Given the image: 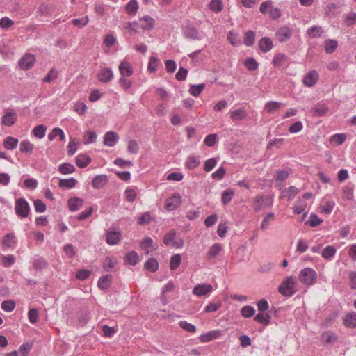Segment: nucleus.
I'll return each mask as SVG.
<instances>
[{"mask_svg": "<svg viewBox=\"0 0 356 356\" xmlns=\"http://www.w3.org/2000/svg\"><path fill=\"white\" fill-rule=\"evenodd\" d=\"M317 279V273L312 268H305L300 270L299 274L300 282L304 285L311 286Z\"/></svg>", "mask_w": 356, "mask_h": 356, "instance_id": "obj_1", "label": "nucleus"}, {"mask_svg": "<svg viewBox=\"0 0 356 356\" xmlns=\"http://www.w3.org/2000/svg\"><path fill=\"white\" fill-rule=\"evenodd\" d=\"M15 211L19 217L26 218L30 213L29 204L23 197L17 199L15 204Z\"/></svg>", "mask_w": 356, "mask_h": 356, "instance_id": "obj_2", "label": "nucleus"}, {"mask_svg": "<svg viewBox=\"0 0 356 356\" xmlns=\"http://www.w3.org/2000/svg\"><path fill=\"white\" fill-rule=\"evenodd\" d=\"M35 63V56L33 54H26L18 62L19 67L22 70H30Z\"/></svg>", "mask_w": 356, "mask_h": 356, "instance_id": "obj_3", "label": "nucleus"}, {"mask_svg": "<svg viewBox=\"0 0 356 356\" xmlns=\"http://www.w3.org/2000/svg\"><path fill=\"white\" fill-rule=\"evenodd\" d=\"M181 202V197L179 194L175 193L168 197L165 200V208L168 211H173L178 208Z\"/></svg>", "mask_w": 356, "mask_h": 356, "instance_id": "obj_4", "label": "nucleus"}, {"mask_svg": "<svg viewBox=\"0 0 356 356\" xmlns=\"http://www.w3.org/2000/svg\"><path fill=\"white\" fill-rule=\"evenodd\" d=\"M17 119V115L13 109H6L5 114L1 118V123L7 127L13 125Z\"/></svg>", "mask_w": 356, "mask_h": 356, "instance_id": "obj_5", "label": "nucleus"}, {"mask_svg": "<svg viewBox=\"0 0 356 356\" xmlns=\"http://www.w3.org/2000/svg\"><path fill=\"white\" fill-rule=\"evenodd\" d=\"M292 30L286 26L280 27L277 32L275 35L280 42H284L289 40L292 36Z\"/></svg>", "mask_w": 356, "mask_h": 356, "instance_id": "obj_6", "label": "nucleus"}, {"mask_svg": "<svg viewBox=\"0 0 356 356\" xmlns=\"http://www.w3.org/2000/svg\"><path fill=\"white\" fill-rule=\"evenodd\" d=\"M113 79V73L109 67H102L97 74V79L103 83H108Z\"/></svg>", "mask_w": 356, "mask_h": 356, "instance_id": "obj_7", "label": "nucleus"}, {"mask_svg": "<svg viewBox=\"0 0 356 356\" xmlns=\"http://www.w3.org/2000/svg\"><path fill=\"white\" fill-rule=\"evenodd\" d=\"M318 79L319 76L318 72L315 70H313L307 72V74L304 76L302 82L305 86L307 87H312L317 83Z\"/></svg>", "mask_w": 356, "mask_h": 356, "instance_id": "obj_8", "label": "nucleus"}, {"mask_svg": "<svg viewBox=\"0 0 356 356\" xmlns=\"http://www.w3.org/2000/svg\"><path fill=\"white\" fill-rule=\"evenodd\" d=\"M121 236L120 231L108 230L106 234V241L108 244L114 245L121 240Z\"/></svg>", "mask_w": 356, "mask_h": 356, "instance_id": "obj_9", "label": "nucleus"}, {"mask_svg": "<svg viewBox=\"0 0 356 356\" xmlns=\"http://www.w3.org/2000/svg\"><path fill=\"white\" fill-rule=\"evenodd\" d=\"M213 286L210 284H199L196 285L193 289V294L197 296H202L211 292Z\"/></svg>", "mask_w": 356, "mask_h": 356, "instance_id": "obj_10", "label": "nucleus"}, {"mask_svg": "<svg viewBox=\"0 0 356 356\" xmlns=\"http://www.w3.org/2000/svg\"><path fill=\"white\" fill-rule=\"evenodd\" d=\"M119 72L122 77H130L134 73V69L130 63L123 60L119 65Z\"/></svg>", "mask_w": 356, "mask_h": 356, "instance_id": "obj_11", "label": "nucleus"}, {"mask_svg": "<svg viewBox=\"0 0 356 356\" xmlns=\"http://www.w3.org/2000/svg\"><path fill=\"white\" fill-rule=\"evenodd\" d=\"M119 140L118 134L114 131H108L104 137V144L108 147H113Z\"/></svg>", "mask_w": 356, "mask_h": 356, "instance_id": "obj_12", "label": "nucleus"}, {"mask_svg": "<svg viewBox=\"0 0 356 356\" xmlns=\"http://www.w3.org/2000/svg\"><path fill=\"white\" fill-rule=\"evenodd\" d=\"M258 45L262 52L266 53L273 49V43L270 38L264 37L259 40Z\"/></svg>", "mask_w": 356, "mask_h": 356, "instance_id": "obj_13", "label": "nucleus"}, {"mask_svg": "<svg viewBox=\"0 0 356 356\" xmlns=\"http://www.w3.org/2000/svg\"><path fill=\"white\" fill-rule=\"evenodd\" d=\"M183 33L188 39L197 40L201 39L198 30L193 26H188L184 27Z\"/></svg>", "mask_w": 356, "mask_h": 356, "instance_id": "obj_14", "label": "nucleus"}, {"mask_svg": "<svg viewBox=\"0 0 356 356\" xmlns=\"http://www.w3.org/2000/svg\"><path fill=\"white\" fill-rule=\"evenodd\" d=\"M2 245L7 248H15L17 245V239L13 233L6 234L2 239Z\"/></svg>", "mask_w": 356, "mask_h": 356, "instance_id": "obj_15", "label": "nucleus"}, {"mask_svg": "<svg viewBox=\"0 0 356 356\" xmlns=\"http://www.w3.org/2000/svg\"><path fill=\"white\" fill-rule=\"evenodd\" d=\"M108 182L107 176L105 175H98L93 177L91 184L95 188H103Z\"/></svg>", "mask_w": 356, "mask_h": 356, "instance_id": "obj_16", "label": "nucleus"}, {"mask_svg": "<svg viewBox=\"0 0 356 356\" xmlns=\"http://www.w3.org/2000/svg\"><path fill=\"white\" fill-rule=\"evenodd\" d=\"M83 202L82 198L74 197L68 200L67 204L70 211H76L83 207Z\"/></svg>", "mask_w": 356, "mask_h": 356, "instance_id": "obj_17", "label": "nucleus"}, {"mask_svg": "<svg viewBox=\"0 0 356 356\" xmlns=\"http://www.w3.org/2000/svg\"><path fill=\"white\" fill-rule=\"evenodd\" d=\"M343 325L349 328L356 327V313L353 312L346 314L343 318Z\"/></svg>", "mask_w": 356, "mask_h": 356, "instance_id": "obj_18", "label": "nucleus"}, {"mask_svg": "<svg viewBox=\"0 0 356 356\" xmlns=\"http://www.w3.org/2000/svg\"><path fill=\"white\" fill-rule=\"evenodd\" d=\"M112 283V276L108 274L101 276L97 282V286L99 289L105 290L109 288Z\"/></svg>", "mask_w": 356, "mask_h": 356, "instance_id": "obj_19", "label": "nucleus"}, {"mask_svg": "<svg viewBox=\"0 0 356 356\" xmlns=\"http://www.w3.org/2000/svg\"><path fill=\"white\" fill-rule=\"evenodd\" d=\"M140 28H141L143 30H151L154 25V19L149 16L145 15L140 19Z\"/></svg>", "mask_w": 356, "mask_h": 356, "instance_id": "obj_20", "label": "nucleus"}, {"mask_svg": "<svg viewBox=\"0 0 356 356\" xmlns=\"http://www.w3.org/2000/svg\"><path fill=\"white\" fill-rule=\"evenodd\" d=\"M247 117V112L243 108L230 111V118L234 122L243 120Z\"/></svg>", "mask_w": 356, "mask_h": 356, "instance_id": "obj_21", "label": "nucleus"}, {"mask_svg": "<svg viewBox=\"0 0 356 356\" xmlns=\"http://www.w3.org/2000/svg\"><path fill=\"white\" fill-rule=\"evenodd\" d=\"M91 161V159L88 156L83 154H80L76 157V164L81 168L88 166Z\"/></svg>", "mask_w": 356, "mask_h": 356, "instance_id": "obj_22", "label": "nucleus"}, {"mask_svg": "<svg viewBox=\"0 0 356 356\" xmlns=\"http://www.w3.org/2000/svg\"><path fill=\"white\" fill-rule=\"evenodd\" d=\"M200 163L199 157L195 155H190L185 162V167L188 169L193 170L197 168Z\"/></svg>", "mask_w": 356, "mask_h": 356, "instance_id": "obj_23", "label": "nucleus"}, {"mask_svg": "<svg viewBox=\"0 0 356 356\" xmlns=\"http://www.w3.org/2000/svg\"><path fill=\"white\" fill-rule=\"evenodd\" d=\"M138 7L137 0H130L125 6V10L129 15H135L138 12Z\"/></svg>", "mask_w": 356, "mask_h": 356, "instance_id": "obj_24", "label": "nucleus"}, {"mask_svg": "<svg viewBox=\"0 0 356 356\" xmlns=\"http://www.w3.org/2000/svg\"><path fill=\"white\" fill-rule=\"evenodd\" d=\"M77 184V181L76 179L72 177L70 179H60L59 180L58 186L63 188H72Z\"/></svg>", "mask_w": 356, "mask_h": 356, "instance_id": "obj_25", "label": "nucleus"}, {"mask_svg": "<svg viewBox=\"0 0 356 356\" xmlns=\"http://www.w3.org/2000/svg\"><path fill=\"white\" fill-rule=\"evenodd\" d=\"M222 250V245L220 243H214L207 252L208 259L215 258Z\"/></svg>", "mask_w": 356, "mask_h": 356, "instance_id": "obj_26", "label": "nucleus"}, {"mask_svg": "<svg viewBox=\"0 0 356 356\" xmlns=\"http://www.w3.org/2000/svg\"><path fill=\"white\" fill-rule=\"evenodd\" d=\"M336 252L337 250L334 246L327 245L323 250L321 255L324 259L331 260L335 255Z\"/></svg>", "mask_w": 356, "mask_h": 356, "instance_id": "obj_27", "label": "nucleus"}, {"mask_svg": "<svg viewBox=\"0 0 356 356\" xmlns=\"http://www.w3.org/2000/svg\"><path fill=\"white\" fill-rule=\"evenodd\" d=\"M18 144V139L8 136L6 137L3 140V147L8 150H13L15 149Z\"/></svg>", "mask_w": 356, "mask_h": 356, "instance_id": "obj_28", "label": "nucleus"}, {"mask_svg": "<svg viewBox=\"0 0 356 356\" xmlns=\"http://www.w3.org/2000/svg\"><path fill=\"white\" fill-rule=\"evenodd\" d=\"M218 335V331L213 330L200 335L199 339L202 343H207L216 339Z\"/></svg>", "mask_w": 356, "mask_h": 356, "instance_id": "obj_29", "label": "nucleus"}, {"mask_svg": "<svg viewBox=\"0 0 356 356\" xmlns=\"http://www.w3.org/2000/svg\"><path fill=\"white\" fill-rule=\"evenodd\" d=\"M58 171L63 175H67L74 172L76 168L70 163H63L58 166Z\"/></svg>", "mask_w": 356, "mask_h": 356, "instance_id": "obj_30", "label": "nucleus"}, {"mask_svg": "<svg viewBox=\"0 0 356 356\" xmlns=\"http://www.w3.org/2000/svg\"><path fill=\"white\" fill-rule=\"evenodd\" d=\"M126 78L127 77L121 76L119 79V84L123 88L124 90H125L128 93L133 94L134 91L131 90L132 81Z\"/></svg>", "mask_w": 356, "mask_h": 356, "instance_id": "obj_31", "label": "nucleus"}, {"mask_svg": "<svg viewBox=\"0 0 356 356\" xmlns=\"http://www.w3.org/2000/svg\"><path fill=\"white\" fill-rule=\"evenodd\" d=\"M33 148V145L27 139L22 140L20 143L19 149L22 153L31 154Z\"/></svg>", "mask_w": 356, "mask_h": 356, "instance_id": "obj_32", "label": "nucleus"}, {"mask_svg": "<svg viewBox=\"0 0 356 356\" xmlns=\"http://www.w3.org/2000/svg\"><path fill=\"white\" fill-rule=\"evenodd\" d=\"M282 105V104L280 102L270 101L266 103L264 110L268 113H272L274 111L279 110Z\"/></svg>", "mask_w": 356, "mask_h": 356, "instance_id": "obj_33", "label": "nucleus"}, {"mask_svg": "<svg viewBox=\"0 0 356 356\" xmlns=\"http://www.w3.org/2000/svg\"><path fill=\"white\" fill-rule=\"evenodd\" d=\"M270 316L268 313H258L255 317L254 320L264 325H268L270 323Z\"/></svg>", "mask_w": 356, "mask_h": 356, "instance_id": "obj_34", "label": "nucleus"}, {"mask_svg": "<svg viewBox=\"0 0 356 356\" xmlns=\"http://www.w3.org/2000/svg\"><path fill=\"white\" fill-rule=\"evenodd\" d=\"M57 136L59 137L60 140H64L65 138L63 131L58 127L53 129V130L49 134L48 138L49 140L52 141Z\"/></svg>", "mask_w": 356, "mask_h": 356, "instance_id": "obj_35", "label": "nucleus"}, {"mask_svg": "<svg viewBox=\"0 0 356 356\" xmlns=\"http://www.w3.org/2000/svg\"><path fill=\"white\" fill-rule=\"evenodd\" d=\"M145 268L150 272H156L159 268V263L154 258H150L145 263Z\"/></svg>", "mask_w": 356, "mask_h": 356, "instance_id": "obj_36", "label": "nucleus"}, {"mask_svg": "<svg viewBox=\"0 0 356 356\" xmlns=\"http://www.w3.org/2000/svg\"><path fill=\"white\" fill-rule=\"evenodd\" d=\"M321 339L325 343H331L335 342L337 337L332 332H325L321 334Z\"/></svg>", "mask_w": 356, "mask_h": 356, "instance_id": "obj_37", "label": "nucleus"}, {"mask_svg": "<svg viewBox=\"0 0 356 356\" xmlns=\"http://www.w3.org/2000/svg\"><path fill=\"white\" fill-rule=\"evenodd\" d=\"M340 7L339 3H331L326 6L325 8V14L327 16L334 15L337 12V9Z\"/></svg>", "mask_w": 356, "mask_h": 356, "instance_id": "obj_38", "label": "nucleus"}, {"mask_svg": "<svg viewBox=\"0 0 356 356\" xmlns=\"http://www.w3.org/2000/svg\"><path fill=\"white\" fill-rule=\"evenodd\" d=\"M205 86H206L204 83H200V84H197V85H195V84L191 85L189 88V92L193 97H197L201 94V92L205 88Z\"/></svg>", "mask_w": 356, "mask_h": 356, "instance_id": "obj_39", "label": "nucleus"}, {"mask_svg": "<svg viewBox=\"0 0 356 356\" xmlns=\"http://www.w3.org/2000/svg\"><path fill=\"white\" fill-rule=\"evenodd\" d=\"M125 261L129 264V265H132V266H134L136 265L138 260H139V257H138V254L134 252V251H131L130 252H128L126 256H125Z\"/></svg>", "mask_w": 356, "mask_h": 356, "instance_id": "obj_40", "label": "nucleus"}, {"mask_svg": "<svg viewBox=\"0 0 356 356\" xmlns=\"http://www.w3.org/2000/svg\"><path fill=\"white\" fill-rule=\"evenodd\" d=\"M278 291L282 295L286 296V297H291L296 292V290L294 289L293 286L286 284L285 286H284L283 290L281 289V284L280 285L278 288Z\"/></svg>", "mask_w": 356, "mask_h": 356, "instance_id": "obj_41", "label": "nucleus"}, {"mask_svg": "<svg viewBox=\"0 0 356 356\" xmlns=\"http://www.w3.org/2000/svg\"><path fill=\"white\" fill-rule=\"evenodd\" d=\"M255 40V33L253 31H248L244 35L243 42L248 47H251Z\"/></svg>", "mask_w": 356, "mask_h": 356, "instance_id": "obj_42", "label": "nucleus"}, {"mask_svg": "<svg viewBox=\"0 0 356 356\" xmlns=\"http://www.w3.org/2000/svg\"><path fill=\"white\" fill-rule=\"evenodd\" d=\"M255 309L252 306L246 305L241 308V315L244 318H250L255 314Z\"/></svg>", "mask_w": 356, "mask_h": 356, "instance_id": "obj_43", "label": "nucleus"}, {"mask_svg": "<svg viewBox=\"0 0 356 356\" xmlns=\"http://www.w3.org/2000/svg\"><path fill=\"white\" fill-rule=\"evenodd\" d=\"M338 46V43L335 40H327L325 42V51L327 54L333 53Z\"/></svg>", "mask_w": 356, "mask_h": 356, "instance_id": "obj_44", "label": "nucleus"}, {"mask_svg": "<svg viewBox=\"0 0 356 356\" xmlns=\"http://www.w3.org/2000/svg\"><path fill=\"white\" fill-rule=\"evenodd\" d=\"M234 192L231 188H228L224 191L222 193L221 197V201L223 203V204L226 205L228 203H229L234 196Z\"/></svg>", "mask_w": 356, "mask_h": 356, "instance_id": "obj_45", "label": "nucleus"}, {"mask_svg": "<svg viewBox=\"0 0 356 356\" xmlns=\"http://www.w3.org/2000/svg\"><path fill=\"white\" fill-rule=\"evenodd\" d=\"M46 131L47 127L44 125L39 124L33 129V134L35 137L42 139L44 137Z\"/></svg>", "mask_w": 356, "mask_h": 356, "instance_id": "obj_46", "label": "nucleus"}, {"mask_svg": "<svg viewBox=\"0 0 356 356\" xmlns=\"http://www.w3.org/2000/svg\"><path fill=\"white\" fill-rule=\"evenodd\" d=\"M209 8L215 13H220L223 9L222 0H211L209 3Z\"/></svg>", "mask_w": 356, "mask_h": 356, "instance_id": "obj_47", "label": "nucleus"}, {"mask_svg": "<svg viewBox=\"0 0 356 356\" xmlns=\"http://www.w3.org/2000/svg\"><path fill=\"white\" fill-rule=\"evenodd\" d=\"M335 206V202L333 200L327 201L324 204L321 205V212L325 214H330Z\"/></svg>", "mask_w": 356, "mask_h": 356, "instance_id": "obj_48", "label": "nucleus"}, {"mask_svg": "<svg viewBox=\"0 0 356 356\" xmlns=\"http://www.w3.org/2000/svg\"><path fill=\"white\" fill-rule=\"evenodd\" d=\"M124 27L130 34H134L138 32V29L140 27V24L136 21L133 22H127L125 23Z\"/></svg>", "mask_w": 356, "mask_h": 356, "instance_id": "obj_49", "label": "nucleus"}, {"mask_svg": "<svg viewBox=\"0 0 356 356\" xmlns=\"http://www.w3.org/2000/svg\"><path fill=\"white\" fill-rule=\"evenodd\" d=\"M33 266L36 270H41L47 267V264L44 258L39 257L33 259Z\"/></svg>", "mask_w": 356, "mask_h": 356, "instance_id": "obj_50", "label": "nucleus"}, {"mask_svg": "<svg viewBox=\"0 0 356 356\" xmlns=\"http://www.w3.org/2000/svg\"><path fill=\"white\" fill-rule=\"evenodd\" d=\"M176 236V232L174 229L170 230L165 234L163 237V243L165 245H172Z\"/></svg>", "mask_w": 356, "mask_h": 356, "instance_id": "obj_51", "label": "nucleus"}, {"mask_svg": "<svg viewBox=\"0 0 356 356\" xmlns=\"http://www.w3.org/2000/svg\"><path fill=\"white\" fill-rule=\"evenodd\" d=\"M244 65H245V67L250 71L256 70L259 66L258 63L252 57L248 58L245 60Z\"/></svg>", "mask_w": 356, "mask_h": 356, "instance_id": "obj_52", "label": "nucleus"}, {"mask_svg": "<svg viewBox=\"0 0 356 356\" xmlns=\"http://www.w3.org/2000/svg\"><path fill=\"white\" fill-rule=\"evenodd\" d=\"M275 220V214L272 212L268 213L264 218L261 224V229L263 230H266L268 229L269 224L270 222Z\"/></svg>", "mask_w": 356, "mask_h": 356, "instance_id": "obj_53", "label": "nucleus"}, {"mask_svg": "<svg viewBox=\"0 0 356 356\" xmlns=\"http://www.w3.org/2000/svg\"><path fill=\"white\" fill-rule=\"evenodd\" d=\"M181 261V256L179 254H174L170 259V269L174 270L177 269Z\"/></svg>", "mask_w": 356, "mask_h": 356, "instance_id": "obj_54", "label": "nucleus"}, {"mask_svg": "<svg viewBox=\"0 0 356 356\" xmlns=\"http://www.w3.org/2000/svg\"><path fill=\"white\" fill-rule=\"evenodd\" d=\"M323 31L321 26H313L307 29V33L312 38H318L321 35Z\"/></svg>", "mask_w": 356, "mask_h": 356, "instance_id": "obj_55", "label": "nucleus"}, {"mask_svg": "<svg viewBox=\"0 0 356 356\" xmlns=\"http://www.w3.org/2000/svg\"><path fill=\"white\" fill-rule=\"evenodd\" d=\"M15 258L12 254L2 256L1 263H2V265L6 268H8V267H10V266H12L15 263Z\"/></svg>", "mask_w": 356, "mask_h": 356, "instance_id": "obj_56", "label": "nucleus"}, {"mask_svg": "<svg viewBox=\"0 0 356 356\" xmlns=\"http://www.w3.org/2000/svg\"><path fill=\"white\" fill-rule=\"evenodd\" d=\"M58 72L55 68H51L47 76L43 79V82L49 83L58 78Z\"/></svg>", "mask_w": 356, "mask_h": 356, "instance_id": "obj_57", "label": "nucleus"}, {"mask_svg": "<svg viewBox=\"0 0 356 356\" xmlns=\"http://www.w3.org/2000/svg\"><path fill=\"white\" fill-rule=\"evenodd\" d=\"M97 139V134L92 131H88L84 136V144L88 145L94 143Z\"/></svg>", "mask_w": 356, "mask_h": 356, "instance_id": "obj_58", "label": "nucleus"}, {"mask_svg": "<svg viewBox=\"0 0 356 356\" xmlns=\"http://www.w3.org/2000/svg\"><path fill=\"white\" fill-rule=\"evenodd\" d=\"M33 205L35 211L38 213H43L47 209L45 203L40 199L35 200L33 202Z\"/></svg>", "mask_w": 356, "mask_h": 356, "instance_id": "obj_59", "label": "nucleus"}, {"mask_svg": "<svg viewBox=\"0 0 356 356\" xmlns=\"http://www.w3.org/2000/svg\"><path fill=\"white\" fill-rule=\"evenodd\" d=\"M28 318L31 323H36L38 321V309L35 308L31 309L28 312Z\"/></svg>", "mask_w": 356, "mask_h": 356, "instance_id": "obj_60", "label": "nucleus"}, {"mask_svg": "<svg viewBox=\"0 0 356 356\" xmlns=\"http://www.w3.org/2000/svg\"><path fill=\"white\" fill-rule=\"evenodd\" d=\"M104 336L105 337H112L116 333L117 330L113 327H109L108 325H104L102 327Z\"/></svg>", "mask_w": 356, "mask_h": 356, "instance_id": "obj_61", "label": "nucleus"}, {"mask_svg": "<svg viewBox=\"0 0 356 356\" xmlns=\"http://www.w3.org/2000/svg\"><path fill=\"white\" fill-rule=\"evenodd\" d=\"M127 151L130 154H137L139 151V146L136 140H131L128 143Z\"/></svg>", "mask_w": 356, "mask_h": 356, "instance_id": "obj_62", "label": "nucleus"}, {"mask_svg": "<svg viewBox=\"0 0 356 356\" xmlns=\"http://www.w3.org/2000/svg\"><path fill=\"white\" fill-rule=\"evenodd\" d=\"M346 139V135L345 134H336L331 137L330 141L337 145H341L344 143Z\"/></svg>", "mask_w": 356, "mask_h": 356, "instance_id": "obj_63", "label": "nucleus"}, {"mask_svg": "<svg viewBox=\"0 0 356 356\" xmlns=\"http://www.w3.org/2000/svg\"><path fill=\"white\" fill-rule=\"evenodd\" d=\"M286 58V56L283 54H275L273 60V64L275 67H280L282 65L283 62Z\"/></svg>", "mask_w": 356, "mask_h": 356, "instance_id": "obj_64", "label": "nucleus"}]
</instances>
